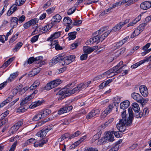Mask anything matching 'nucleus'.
<instances>
[{
    "instance_id": "7c9ffc66",
    "label": "nucleus",
    "mask_w": 151,
    "mask_h": 151,
    "mask_svg": "<svg viewBox=\"0 0 151 151\" xmlns=\"http://www.w3.org/2000/svg\"><path fill=\"white\" fill-rule=\"evenodd\" d=\"M18 72L14 73L11 74L6 81L8 82H11L12 81L18 76Z\"/></svg>"
},
{
    "instance_id": "c03bdc74",
    "label": "nucleus",
    "mask_w": 151,
    "mask_h": 151,
    "mask_svg": "<svg viewBox=\"0 0 151 151\" xmlns=\"http://www.w3.org/2000/svg\"><path fill=\"white\" fill-rule=\"evenodd\" d=\"M26 0H16L15 5L16 6H20L22 5Z\"/></svg>"
},
{
    "instance_id": "4c0bfd02",
    "label": "nucleus",
    "mask_w": 151,
    "mask_h": 151,
    "mask_svg": "<svg viewBox=\"0 0 151 151\" xmlns=\"http://www.w3.org/2000/svg\"><path fill=\"white\" fill-rule=\"evenodd\" d=\"M81 132L79 131H77L75 132L74 133L70 135L69 134V136L68 137L69 139H71L75 137L78 136L80 134H81Z\"/></svg>"
},
{
    "instance_id": "de8ad7c7",
    "label": "nucleus",
    "mask_w": 151,
    "mask_h": 151,
    "mask_svg": "<svg viewBox=\"0 0 151 151\" xmlns=\"http://www.w3.org/2000/svg\"><path fill=\"white\" fill-rule=\"evenodd\" d=\"M79 44L78 41H76L74 43L72 44L70 47L73 50L75 49L77 47Z\"/></svg>"
},
{
    "instance_id": "6e6552de",
    "label": "nucleus",
    "mask_w": 151,
    "mask_h": 151,
    "mask_svg": "<svg viewBox=\"0 0 151 151\" xmlns=\"http://www.w3.org/2000/svg\"><path fill=\"white\" fill-rule=\"evenodd\" d=\"M104 31V28H102L99 30L98 31H97L95 33L96 34H97V32H98V35L92 37L94 42L97 41H99V42H102L104 40L103 37H102V36L104 34V33H103Z\"/></svg>"
},
{
    "instance_id": "a18cd8bd",
    "label": "nucleus",
    "mask_w": 151,
    "mask_h": 151,
    "mask_svg": "<svg viewBox=\"0 0 151 151\" xmlns=\"http://www.w3.org/2000/svg\"><path fill=\"white\" fill-rule=\"evenodd\" d=\"M121 5H123L122 1H120L113 4L112 5V8H114L117 6H120Z\"/></svg>"
},
{
    "instance_id": "0eeeda50",
    "label": "nucleus",
    "mask_w": 151,
    "mask_h": 151,
    "mask_svg": "<svg viewBox=\"0 0 151 151\" xmlns=\"http://www.w3.org/2000/svg\"><path fill=\"white\" fill-rule=\"evenodd\" d=\"M75 57L74 55H71L66 57L62 56L61 64L62 65H67L73 61L75 59Z\"/></svg>"
},
{
    "instance_id": "a878e982",
    "label": "nucleus",
    "mask_w": 151,
    "mask_h": 151,
    "mask_svg": "<svg viewBox=\"0 0 151 151\" xmlns=\"http://www.w3.org/2000/svg\"><path fill=\"white\" fill-rule=\"evenodd\" d=\"M61 33V32H55L47 39V40L51 41L52 40L58 38L60 35Z\"/></svg>"
},
{
    "instance_id": "4d7b16f0",
    "label": "nucleus",
    "mask_w": 151,
    "mask_h": 151,
    "mask_svg": "<svg viewBox=\"0 0 151 151\" xmlns=\"http://www.w3.org/2000/svg\"><path fill=\"white\" fill-rule=\"evenodd\" d=\"M25 19V17L24 15H22L18 19V22L21 23L24 22Z\"/></svg>"
},
{
    "instance_id": "ddd939ff",
    "label": "nucleus",
    "mask_w": 151,
    "mask_h": 151,
    "mask_svg": "<svg viewBox=\"0 0 151 151\" xmlns=\"http://www.w3.org/2000/svg\"><path fill=\"white\" fill-rule=\"evenodd\" d=\"M114 131H112L111 132H106L105 137H104L105 140L109 141L111 142H113L114 140V137L113 135Z\"/></svg>"
},
{
    "instance_id": "7ed1b4c3",
    "label": "nucleus",
    "mask_w": 151,
    "mask_h": 151,
    "mask_svg": "<svg viewBox=\"0 0 151 151\" xmlns=\"http://www.w3.org/2000/svg\"><path fill=\"white\" fill-rule=\"evenodd\" d=\"M131 97L137 102L142 104H144L148 101V99H143V97L138 93L133 92L131 94Z\"/></svg>"
},
{
    "instance_id": "58836bf2",
    "label": "nucleus",
    "mask_w": 151,
    "mask_h": 151,
    "mask_svg": "<svg viewBox=\"0 0 151 151\" xmlns=\"http://www.w3.org/2000/svg\"><path fill=\"white\" fill-rule=\"evenodd\" d=\"M23 45L22 42H18L15 45V47L13 49V51L14 52H17L21 47Z\"/></svg>"
},
{
    "instance_id": "49530a36",
    "label": "nucleus",
    "mask_w": 151,
    "mask_h": 151,
    "mask_svg": "<svg viewBox=\"0 0 151 151\" xmlns=\"http://www.w3.org/2000/svg\"><path fill=\"white\" fill-rule=\"evenodd\" d=\"M18 35L19 33L18 32L14 35L10 39L9 41L10 43H13L14 41H15V40L17 39Z\"/></svg>"
},
{
    "instance_id": "393cba45",
    "label": "nucleus",
    "mask_w": 151,
    "mask_h": 151,
    "mask_svg": "<svg viewBox=\"0 0 151 151\" xmlns=\"http://www.w3.org/2000/svg\"><path fill=\"white\" fill-rule=\"evenodd\" d=\"M10 25L12 29L17 27L18 22V18L16 17H12L10 19Z\"/></svg>"
},
{
    "instance_id": "3c124183",
    "label": "nucleus",
    "mask_w": 151,
    "mask_h": 151,
    "mask_svg": "<svg viewBox=\"0 0 151 151\" xmlns=\"http://www.w3.org/2000/svg\"><path fill=\"white\" fill-rule=\"evenodd\" d=\"M119 149V146L116 145L112 147L109 150V151H117Z\"/></svg>"
},
{
    "instance_id": "864d4df0",
    "label": "nucleus",
    "mask_w": 151,
    "mask_h": 151,
    "mask_svg": "<svg viewBox=\"0 0 151 151\" xmlns=\"http://www.w3.org/2000/svg\"><path fill=\"white\" fill-rule=\"evenodd\" d=\"M125 49H126L125 48H122L119 50L117 52V53L118 54L117 55L119 56L122 54L124 52Z\"/></svg>"
},
{
    "instance_id": "39448f33",
    "label": "nucleus",
    "mask_w": 151,
    "mask_h": 151,
    "mask_svg": "<svg viewBox=\"0 0 151 151\" xmlns=\"http://www.w3.org/2000/svg\"><path fill=\"white\" fill-rule=\"evenodd\" d=\"M42 57L41 56H39L35 58L33 57H32L28 59V63H29V64H30L35 62V63L39 64L38 66L41 67L43 64V63L42 61Z\"/></svg>"
},
{
    "instance_id": "c756f323",
    "label": "nucleus",
    "mask_w": 151,
    "mask_h": 151,
    "mask_svg": "<svg viewBox=\"0 0 151 151\" xmlns=\"http://www.w3.org/2000/svg\"><path fill=\"white\" fill-rule=\"evenodd\" d=\"M129 104L130 102L129 101H125L120 103V107L121 109L124 110L125 109L129 106Z\"/></svg>"
},
{
    "instance_id": "338daca9",
    "label": "nucleus",
    "mask_w": 151,
    "mask_h": 151,
    "mask_svg": "<svg viewBox=\"0 0 151 151\" xmlns=\"http://www.w3.org/2000/svg\"><path fill=\"white\" fill-rule=\"evenodd\" d=\"M114 119L113 118H111L109 119L108 121H106L104 123V126H107L109 124H110L113 121Z\"/></svg>"
},
{
    "instance_id": "4be33fe9",
    "label": "nucleus",
    "mask_w": 151,
    "mask_h": 151,
    "mask_svg": "<svg viewBox=\"0 0 151 151\" xmlns=\"http://www.w3.org/2000/svg\"><path fill=\"white\" fill-rule=\"evenodd\" d=\"M132 107L133 110L136 112L137 113V114L136 115L137 118H141L140 115L138 113L139 111V107L138 104L137 103H134L132 104Z\"/></svg>"
},
{
    "instance_id": "0e129e2a",
    "label": "nucleus",
    "mask_w": 151,
    "mask_h": 151,
    "mask_svg": "<svg viewBox=\"0 0 151 151\" xmlns=\"http://www.w3.org/2000/svg\"><path fill=\"white\" fill-rule=\"evenodd\" d=\"M13 29H12H12L10 30V31L7 33L6 35L5 36V40H7L8 36L9 35H11L12 32H13Z\"/></svg>"
},
{
    "instance_id": "6e6d98bb",
    "label": "nucleus",
    "mask_w": 151,
    "mask_h": 151,
    "mask_svg": "<svg viewBox=\"0 0 151 151\" xmlns=\"http://www.w3.org/2000/svg\"><path fill=\"white\" fill-rule=\"evenodd\" d=\"M17 141H15L12 145L9 151H14L17 145Z\"/></svg>"
},
{
    "instance_id": "6ab92c4d",
    "label": "nucleus",
    "mask_w": 151,
    "mask_h": 151,
    "mask_svg": "<svg viewBox=\"0 0 151 151\" xmlns=\"http://www.w3.org/2000/svg\"><path fill=\"white\" fill-rule=\"evenodd\" d=\"M99 112L100 111L99 109H93L86 115V118L88 119H91L96 114H99Z\"/></svg>"
},
{
    "instance_id": "20e7f679",
    "label": "nucleus",
    "mask_w": 151,
    "mask_h": 151,
    "mask_svg": "<svg viewBox=\"0 0 151 151\" xmlns=\"http://www.w3.org/2000/svg\"><path fill=\"white\" fill-rule=\"evenodd\" d=\"M61 83V81L60 79L55 80L47 83L45 86V89L47 90H50L52 88L57 86Z\"/></svg>"
},
{
    "instance_id": "603ef678",
    "label": "nucleus",
    "mask_w": 151,
    "mask_h": 151,
    "mask_svg": "<svg viewBox=\"0 0 151 151\" xmlns=\"http://www.w3.org/2000/svg\"><path fill=\"white\" fill-rule=\"evenodd\" d=\"M39 35H36L33 37L31 39L30 41L34 43L37 41L38 39Z\"/></svg>"
},
{
    "instance_id": "8fccbe9b",
    "label": "nucleus",
    "mask_w": 151,
    "mask_h": 151,
    "mask_svg": "<svg viewBox=\"0 0 151 151\" xmlns=\"http://www.w3.org/2000/svg\"><path fill=\"white\" fill-rule=\"evenodd\" d=\"M53 26V24H51L50 23L47 24L44 27V28H45V29L46 30V32H47Z\"/></svg>"
},
{
    "instance_id": "9d476101",
    "label": "nucleus",
    "mask_w": 151,
    "mask_h": 151,
    "mask_svg": "<svg viewBox=\"0 0 151 151\" xmlns=\"http://www.w3.org/2000/svg\"><path fill=\"white\" fill-rule=\"evenodd\" d=\"M129 20L127 19L123 22H120L116 24L114 26L111 30L114 32H117L124 25L128 23Z\"/></svg>"
},
{
    "instance_id": "774afa93",
    "label": "nucleus",
    "mask_w": 151,
    "mask_h": 151,
    "mask_svg": "<svg viewBox=\"0 0 151 151\" xmlns=\"http://www.w3.org/2000/svg\"><path fill=\"white\" fill-rule=\"evenodd\" d=\"M129 38V36H127L123 39L122 40L120 41L122 44L123 45L127 41Z\"/></svg>"
},
{
    "instance_id": "f03ea898",
    "label": "nucleus",
    "mask_w": 151,
    "mask_h": 151,
    "mask_svg": "<svg viewBox=\"0 0 151 151\" xmlns=\"http://www.w3.org/2000/svg\"><path fill=\"white\" fill-rule=\"evenodd\" d=\"M74 85L73 83L69 84L64 88L60 90L56 93L57 95L61 96L58 98V100H61L65 97L75 93L74 91L72 89Z\"/></svg>"
},
{
    "instance_id": "423d86ee",
    "label": "nucleus",
    "mask_w": 151,
    "mask_h": 151,
    "mask_svg": "<svg viewBox=\"0 0 151 151\" xmlns=\"http://www.w3.org/2000/svg\"><path fill=\"white\" fill-rule=\"evenodd\" d=\"M146 25L147 24L145 23L140 24L133 32L131 36V37L133 38L134 37L138 35L143 31Z\"/></svg>"
},
{
    "instance_id": "13d9d810",
    "label": "nucleus",
    "mask_w": 151,
    "mask_h": 151,
    "mask_svg": "<svg viewBox=\"0 0 151 151\" xmlns=\"http://www.w3.org/2000/svg\"><path fill=\"white\" fill-rule=\"evenodd\" d=\"M22 106L20 107L18 109V111L19 112H23L25 111L26 109H25L24 106Z\"/></svg>"
},
{
    "instance_id": "dca6fc26",
    "label": "nucleus",
    "mask_w": 151,
    "mask_h": 151,
    "mask_svg": "<svg viewBox=\"0 0 151 151\" xmlns=\"http://www.w3.org/2000/svg\"><path fill=\"white\" fill-rule=\"evenodd\" d=\"M38 22V19L36 18L33 19L25 23L24 24V27L25 29H27L31 26L37 23Z\"/></svg>"
},
{
    "instance_id": "1a4fd4ad",
    "label": "nucleus",
    "mask_w": 151,
    "mask_h": 151,
    "mask_svg": "<svg viewBox=\"0 0 151 151\" xmlns=\"http://www.w3.org/2000/svg\"><path fill=\"white\" fill-rule=\"evenodd\" d=\"M91 81H89L85 83H81L79 84L77 86L73 88L75 93L78 91H79L83 89H85L87 88L89 85L91 83Z\"/></svg>"
},
{
    "instance_id": "37998d69",
    "label": "nucleus",
    "mask_w": 151,
    "mask_h": 151,
    "mask_svg": "<svg viewBox=\"0 0 151 151\" xmlns=\"http://www.w3.org/2000/svg\"><path fill=\"white\" fill-rule=\"evenodd\" d=\"M109 27H104V37H107L111 31L113 32L111 30V29H109Z\"/></svg>"
},
{
    "instance_id": "5fc2aeb1",
    "label": "nucleus",
    "mask_w": 151,
    "mask_h": 151,
    "mask_svg": "<svg viewBox=\"0 0 151 151\" xmlns=\"http://www.w3.org/2000/svg\"><path fill=\"white\" fill-rule=\"evenodd\" d=\"M141 62L140 61L132 65L131 66V67L132 68H136L137 67H138V66H139L140 65H141L142 64Z\"/></svg>"
},
{
    "instance_id": "e433bc0d",
    "label": "nucleus",
    "mask_w": 151,
    "mask_h": 151,
    "mask_svg": "<svg viewBox=\"0 0 151 151\" xmlns=\"http://www.w3.org/2000/svg\"><path fill=\"white\" fill-rule=\"evenodd\" d=\"M72 20L68 17H65L64 18L63 20V23L65 24V25L69 26L70 24H71Z\"/></svg>"
},
{
    "instance_id": "f8f14e48",
    "label": "nucleus",
    "mask_w": 151,
    "mask_h": 151,
    "mask_svg": "<svg viewBox=\"0 0 151 151\" xmlns=\"http://www.w3.org/2000/svg\"><path fill=\"white\" fill-rule=\"evenodd\" d=\"M73 107L72 106H65L61 108L58 111V113L59 114H63L69 112L72 109Z\"/></svg>"
},
{
    "instance_id": "aec40b11",
    "label": "nucleus",
    "mask_w": 151,
    "mask_h": 151,
    "mask_svg": "<svg viewBox=\"0 0 151 151\" xmlns=\"http://www.w3.org/2000/svg\"><path fill=\"white\" fill-rule=\"evenodd\" d=\"M113 68L104 73V76L107 77H110L118 74Z\"/></svg>"
},
{
    "instance_id": "69168bd1",
    "label": "nucleus",
    "mask_w": 151,
    "mask_h": 151,
    "mask_svg": "<svg viewBox=\"0 0 151 151\" xmlns=\"http://www.w3.org/2000/svg\"><path fill=\"white\" fill-rule=\"evenodd\" d=\"M151 45L150 43H148L146 45L142 47V50H147L150 47Z\"/></svg>"
},
{
    "instance_id": "a19ab883",
    "label": "nucleus",
    "mask_w": 151,
    "mask_h": 151,
    "mask_svg": "<svg viewBox=\"0 0 151 151\" xmlns=\"http://www.w3.org/2000/svg\"><path fill=\"white\" fill-rule=\"evenodd\" d=\"M19 129L18 127L15 124L12 127H11L9 130L10 133L11 134H13L15 133L17 130Z\"/></svg>"
},
{
    "instance_id": "cd10ccee",
    "label": "nucleus",
    "mask_w": 151,
    "mask_h": 151,
    "mask_svg": "<svg viewBox=\"0 0 151 151\" xmlns=\"http://www.w3.org/2000/svg\"><path fill=\"white\" fill-rule=\"evenodd\" d=\"M40 69L38 68L34 69L29 73V76L30 77L34 76L38 74L40 72Z\"/></svg>"
},
{
    "instance_id": "c9c22d12",
    "label": "nucleus",
    "mask_w": 151,
    "mask_h": 151,
    "mask_svg": "<svg viewBox=\"0 0 151 151\" xmlns=\"http://www.w3.org/2000/svg\"><path fill=\"white\" fill-rule=\"evenodd\" d=\"M135 0H124L122 1L123 4H125V6H128L133 4Z\"/></svg>"
},
{
    "instance_id": "ea45409f",
    "label": "nucleus",
    "mask_w": 151,
    "mask_h": 151,
    "mask_svg": "<svg viewBox=\"0 0 151 151\" xmlns=\"http://www.w3.org/2000/svg\"><path fill=\"white\" fill-rule=\"evenodd\" d=\"M76 33L77 32H73L69 33L68 34L69 36L68 37L69 40H70L75 39L76 37Z\"/></svg>"
},
{
    "instance_id": "b1692460",
    "label": "nucleus",
    "mask_w": 151,
    "mask_h": 151,
    "mask_svg": "<svg viewBox=\"0 0 151 151\" xmlns=\"http://www.w3.org/2000/svg\"><path fill=\"white\" fill-rule=\"evenodd\" d=\"M123 64V62L122 61H121L116 66L113 67V69H114L116 72V73H117L118 74L122 72L124 66H122L121 67H120V66L122 65Z\"/></svg>"
},
{
    "instance_id": "09e8293b",
    "label": "nucleus",
    "mask_w": 151,
    "mask_h": 151,
    "mask_svg": "<svg viewBox=\"0 0 151 151\" xmlns=\"http://www.w3.org/2000/svg\"><path fill=\"white\" fill-rule=\"evenodd\" d=\"M142 64L144 63L145 62H148L151 61V55L148 57H145V58L143 60H141Z\"/></svg>"
},
{
    "instance_id": "2eb2a0df",
    "label": "nucleus",
    "mask_w": 151,
    "mask_h": 151,
    "mask_svg": "<svg viewBox=\"0 0 151 151\" xmlns=\"http://www.w3.org/2000/svg\"><path fill=\"white\" fill-rule=\"evenodd\" d=\"M97 46H94L92 47H90L87 46H84L83 47V50L85 53L88 55L97 49Z\"/></svg>"
},
{
    "instance_id": "bf43d9fd",
    "label": "nucleus",
    "mask_w": 151,
    "mask_h": 151,
    "mask_svg": "<svg viewBox=\"0 0 151 151\" xmlns=\"http://www.w3.org/2000/svg\"><path fill=\"white\" fill-rule=\"evenodd\" d=\"M34 146L35 147H37L38 146L42 147L43 146V144L41 143V142H39L37 141L34 143Z\"/></svg>"
},
{
    "instance_id": "bb28decb",
    "label": "nucleus",
    "mask_w": 151,
    "mask_h": 151,
    "mask_svg": "<svg viewBox=\"0 0 151 151\" xmlns=\"http://www.w3.org/2000/svg\"><path fill=\"white\" fill-rule=\"evenodd\" d=\"M13 97V95H10L5 101L1 103L0 107H3L5 105L11 101Z\"/></svg>"
},
{
    "instance_id": "5701e85b",
    "label": "nucleus",
    "mask_w": 151,
    "mask_h": 151,
    "mask_svg": "<svg viewBox=\"0 0 151 151\" xmlns=\"http://www.w3.org/2000/svg\"><path fill=\"white\" fill-rule=\"evenodd\" d=\"M62 19L61 17L59 14H56L54 16L52 19V22L50 23L53 24V26L56 23L59 22Z\"/></svg>"
},
{
    "instance_id": "412c9836",
    "label": "nucleus",
    "mask_w": 151,
    "mask_h": 151,
    "mask_svg": "<svg viewBox=\"0 0 151 151\" xmlns=\"http://www.w3.org/2000/svg\"><path fill=\"white\" fill-rule=\"evenodd\" d=\"M151 7V2L150 1H145L142 3L140 5V8L144 10H147Z\"/></svg>"
},
{
    "instance_id": "c85d7f7f",
    "label": "nucleus",
    "mask_w": 151,
    "mask_h": 151,
    "mask_svg": "<svg viewBox=\"0 0 151 151\" xmlns=\"http://www.w3.org/2000/svg\"><path fill=\"white\" fill-rule=\"evenodd\" d=\"M47 133V131L45 129H42L39 132L36 134V135L38 137H40L41 138L43 139L46 135Z\"/></svg>"
},
{
    "instance_id": "f257e3e1",
    "label": "nucleus",
    "mask_w": 151,
    "mask_h": 151,
    "mask_svg": "<svg viewBox=\"0 0 151 151\" xmlns=\"http://www.w3.org/2000/svg\"><path fill=\"white\" fill-rule=\"evenodd\" d=\"M129 116L127 119L126 117V111H123L122 114V119H120L116 125L118 129L120 132H124L126 129L125 125L129 126L131 124L133 119V113L131 108L128 109Z\"/></svg>"
},
{
    "instance_id": "79ce46f5",
    "label": "nucleus",
    "mask_w": 151,
    "mask_h": 151,
    "mask_svg": "<svg viewBox=\"0 0 151 151\" xmlns=\"http://www.w3.org/2000/svg\"><path fill=\"white\" fill-rule=\"evenodd\" d=\"M43 118L51 113V111L48 109H46L40 112Z\"/></svg>"
},
{
    "instance_id": "052dcab7",
    "label": "nucleus",
    "mask_w": 151,
    "mask_h": 151,
    "mask_svg": "<svg viewBox=\"0 0 151 151\" xmlns=\"http://www.w3.org/2000/svg\"><path fill=\"white\" fill-rule=\"evenodd\" d=\"M76 8L73 9L71 8L68 11L67 14L68 15H71L75 11Z\"/></svg>"
},
{
    "instance_id": "e2e57ef3",
    "label": "nucleus",
    "mask_w": 151,
    "mask_h": 151,
    "mask_svg": "<svg viewBox=\"0 0 151 151\" xmlns=\"http://www.w3.org/2000/svg\"><path fill=\"white\" fill-rule=\"evenodd\" d=\"M88 55L87 54L85 53L81 56L80 58L81 60H86L87 58Z\"/></svg>"
},
{
    "instance_id": "2f4dec72",
    "label": "nucleus",
    "mask_w": 151,
    "mask_h": 151,
    "mask_svg": "<svg viewBox=\"0 0 151 151\" xmlns=\"http://www.w3.org/2000/svg\"><path fill=\"white\" fill-rule=\"evenodd\" d=\"M86 138V136H84L81 137L80 139L75 142L72 145V147L75 148L79 145L81 142Z\"/></svg>"
},
{
    "instance_id": "f3484780",
    "label": "nucleus",
    "mask_w": 151,
    "mask_h": 151,
    "mask_svg": "<svg viewBox=\"0 0 151 151\" xmlns=\"http://www.w3.org/2000/svg\"><path fill=\"white\" fill-rule=\"evenodd\" d=\"M38 22V19L36 18L33 19L25 23L24 24V27L25 29H27L31 26L37 23Z\"/></svg>"
},
{
    "instance_id": "a211bd4d",
    "label": "nucleus",
    "mask_w": 151,
    "mask_h": 151,
    "mask_svg": "<svg viewBox=\"0 0 151 151\" xmlns=\"http://www.w3.org/2000/svg\"><path fill=\"white\" fill-rule=\"evenodd\" d=\"M139 91L142 95L144 97H147L148 94L147 88L145 85L141 86L139 88Z\"/></svg>"
},
{
    "instance_id": "f704fd0d",
    "label": "nucleus",
    "mask_w": 151,
    "mask_h": 151,
    "mask_svg": "<svg viewBox=\"0 0 151 151\" xmlns=\"http://www.w3.org/2000/svg\"><path fill=\"white\" fill-rule=\"evenodd\" d=\"M42 103V101H36L29 106V107L31 109H33L39 105H41Z\"/></svg>"
},
{
    "instance_id": "680f3d73",
    "label": "nucleus",
    "mask_w": 151,
    "mask_h": 151,
    "mask_svg": "<svg viewBox=\"0 0 151 151\" xmlns=\"http://www.w3.org/2000/svg\"><path fill=\"white\" fill-rule=\"evenodd\" d=\"M23 120H21L18 121L17 123H16L15 124L19 128L23 124Z\"/></svg>"
},
{
    "instance_id": "9b49d317",
    "label": "nucleus",
    "mask_w": 151,
    "mask_h": 151,
    "mask_svg": "<svg viewBox=\"0 0 151 151\" xmlns=\"http://www.w3.org/2000/svg\"><path fill=\"white\" fill-rule=\"evenodd\" d=\"M37 93V91L35 90L30 95L24 98V99L22 100L21 102L20 105L21 106H23L25 104H27L29 101H30L31 99L34 98L35 94Z\"/></svg>"
},
{
    "instance_id": "473e14b6",
    "label": "nucleus",
    "mask_w": 151,
    "mask_h": 151,
    "mask_svg": "<svg viewBox=\"0 0 151 151\" xmlns=\"http://www.w3.org/2000/svg\"><path fill=\"white\" fill-rule=\"evenodd\" d=\"M113 107L114 106L113 104H110L104 110V115H106L104 116L109 114L111 111Z\"/></svg>"
},
{
    "instance_id": "72a5a7b5",
    "label": "nucleus",
    "mask_w": 151,
    "mask_h": 151,
    "mask_svg": "<svg viewBox=\"0 0 151 151\" xmlns=\"http://www.w3.org/2000/svg\"><path fill=\"white\" fill-rule=\"evenodd\" d=\"M43 118L42 117V113L41 112H40L34 116L32 120L33 121H37Z\"/></svg>"
},
{
    "instance_id": "4468645a",
    "label": "nucleus",
    "mask_w": 151,
    "mask_h": 151,
    "mask_svg": "<svg viewBox=\"0 0 151 151\" xmlns=\"http://www.w3.org/2000/svg\"><path fill=\"white\" fill-rule=\"evenodd\" d=\"M62 58V56L60 55L54 57L50 62V65L51 66L59 62H60L61 63Z\"/></svg>"
}]
</instances>
